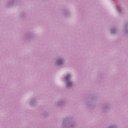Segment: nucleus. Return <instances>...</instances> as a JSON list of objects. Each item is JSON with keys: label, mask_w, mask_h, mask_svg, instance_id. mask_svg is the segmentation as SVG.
Instances as JSON below:
<instances>
[{"label": "nucleus", "mask_w": 128, "mask_h": 128, "mask_svg": "<svg viewBox=\"0 0 128 128\" xmlns=\"http://www.w3.org/2000/svg\"><path fill=\"white\" fill-rule=\"evenodd\" d=\"M70 76H67L66 77V80L67 81V86H72V82L68 81L70 80Z\"/></svg>", "instance_id": "f257e3e1"}, {"label": "nucleus", "mask_w": 128, "mask_h": 128, "mask_svg": "<svg viewBox=\"0 0 128 128\" xmlns=\"http://www.w3.org/2000/svg\"><path fill=\"white\" fill-rule=\"evenodd\" d=\"M59 62H61V61H59Z\"/></svg>", "instance_id": "f03ea898"}]
</instances>
